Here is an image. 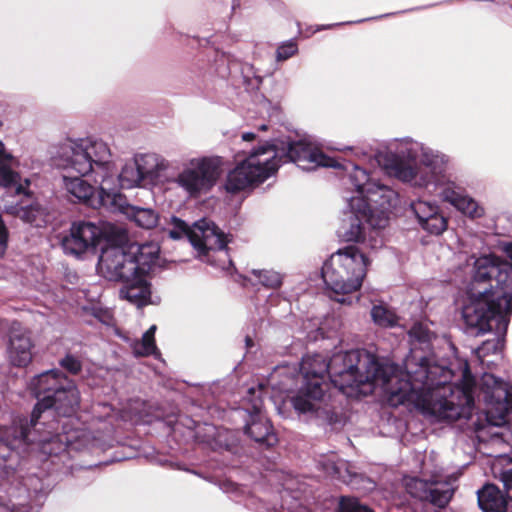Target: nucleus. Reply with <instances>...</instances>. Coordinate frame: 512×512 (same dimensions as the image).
<instances>
[{"label": "nucleus", "instance_id": "f257e3e1", "mask_svg": "<svg viewBox=\"0 0 512 512\" xmlns=\"http://www.w3.org/2000/svg\"><path fill=\"white\" fill-rule=\"evenodd\" d=\"M311 364L304 362L302 386L291 397L298 414L318 415L323 410L326 373L348 397L379 392L393 407L404 405L439 420L470 418L474 409L476 387L466 361L461 364V383L454 385L450 384L454 373L444 362L425 357L417 349L406 357L403 370L365 351L339 352L329 366L318 360L313 372Z\"/></svg>", "mask_w": 512, "mask_h": 512}, {"label": "nucleus", "instance_id": "f03ea898", "mask_svg": "<svg viewBox=\"0 0 512 512\" xmlns=\"http://www.w3.org/2000/svg\"><path fill=\"white\" fill-rule=\"evenodd\" d=\"M56 165L78 176L62 177V188L72 201L110 209L119 200L115 165L106 142L96 138L67 140L54 153Z\"/></svg>", "mask_w": 512, "mask_h": 512}, {"label": "nucleus", "instance_id": "7ed1b4c3", "mask_svg": "<svg viewBox=\"0 0 512 512\" xmlns=\"http://www.w3.org/2000/svg\"><path fill=\"white\" fill-rule=\"evenodd\" d=\"M511 262L495 255L475 259L471 280L462 304V318L476 335L490 331L505 334L512 312Z\"/></svg>", "mask_w": 512, "mask_h": 512}, {"label": "nucleus", "instance_id": "20e7f679", "mask_svg": "<svg viewBox=\"0 0 512 512\" xmlns=\"http://www.w3.org/2000/svg\"><path fill=\"white\" fill-rule=\"evenodd\" d=\"M64 388V395L58 393L44 396L36 404L30 421L25 418H17L12 425L3 432L2 443L0 444V458L6 461L11 458L14 452L26 451L30 446H37L45 454H57L66 446L70 445L75 437L69 432L58 431V421L54 419L55 414L70 416L76 410L80 402L79 391L77 390L76 403L66 407L68 402V391Z\"/></svg>", "mask_w": 512, "mask_h": 512}, {"label": "nucleus", "instance_id": "39448f33", "mask_svg": "<svg viewBox=\"0 0 512 512\" xmlns=\"http://www.w3.org/2000/svg\"><path fill=\"white\" fill-rule=\"evenodd\" d=\"M282 156L297 164L303 170L317 167H340L333 158L306 141L288 142L283 147L265 142L253 148L226 177L225 189L237 193L257 186L274 175Z\"/></svg>", "mask_w": 512, "mask_h": 512}, {"label": "nucleus", "instance_id": "423d86ee", "mask_svg": "<svg viewBox=\"0 0 512 512\" xmlns=\"http://www.w3.org/2000/svg\"><path fill=\"white\" fill-rule=\"evenodd\" d=\"M349 179L357 195L348 199L338 235L346 241L358 242L365 239L369 228L386 225L385 213L396 204L398 195L358 166L353 167Z\"/></svg>", "mask_w": 512, "mask_h": 512}, {"label": "nucleus", "instance_id": "0eeeda50", "mask_svg": "<svg viewBox=\"0 0 512 512\" xmlns=\"http://www.w3.org/2000/svg\"><path fill=\"white\" fill-rule=\"evenodd\" d=\"M160 248L157 243L110 245L102 249L98 270L111 281L132 279L137 273H149L157 265Z\"/></svg>", "mask_w": 512, "mask_h": 512}, {"label": "nucleus", "instance_id": "6e6552de", "mask_svg": "<svg viewBox=\"0 0 512 512\" xmlns=\"http://www.w3.org/2000/svg\"><path fill=\"white\" fill-rule=\"evenodd\" d=\"M368 258L355 246L333 253L322 267L326 286L336 295L358 291L366 276Z\"/></svg>", "mask_w": 512, "mask_h": 512}, {"label": "nucleus", "instance_id": "1a4fd4ad", "mask_svg": "<svg viewBox=\"0 0 512 512\" xmlns=\"http://www.w3.org/2000/svg\"><path fill=\"white\" fill-rule=\"evenodd\" d=\"M422 149V143L411 138L394 139L375 155L377 164L389 175L413 187L426 188L431 176L412 165Z\"/></svg>", "mask_w": 512, "mask_h": 512}, {"label": "nucleus", "instance_id": "9d476101", "mask_svg": "<svg viewBox=\"0 0 512 512\" xmlns=\"http://www.w3.org/2000/svg\"><path fill=\"white\" fill-rule=\"evenodd\" d=\"M221 173L220 157H193L183 162L180 171L167 181L182 189L189 197L197 198L216 185Z\"/></svg>", "mask_w": 512, "mask_h": 512}, {"label": "nucleus", "instance_id": "9b49d317", "mask_svg": "<svg viewBox=\"0 0 512 512\" xmlns=\"http://www.w3.org/2000/svg\"><path fill=\"white\" fill-rule=\"evenodd\" d=\"M172 228L169 236L172 239H180L186 236L200 258L213 263L214 254H220L227 258L225 250L228 243V236L225 235L213 222L201 219L189 227L184 221L173 217Z\"/></svg>", "mask_w": 512, "mask_h": 512}, {"label": "nucleus", "instance_id": "f8f14e48", "mask_svg": "<svg viewBox=\"0 0 512 512\" xmlns=\"http://www.w3.org/2000/svg\"><path fill=\"white\" fill-rule=\"evenodd\" d=\"M478 400H482L490 406L486 410L489 423L494 426H502L506 420V402L511 395V387L508 383L496 378L493 374L485 373L479 384Z\"/></svg>", "mask_w": 512, "mask_h": 512}, {"label": "nucleus", "instance_id": "ddd939ff", "mask_svg": "<svg viewBox=\"0 0 512 512\" xmlns=\"http://www.w3.org/2000/svg\"><path fill=\"white\" fill-rule=\"evenodd\" d=\"M103 239L102 229L91 222H74L61 240L63 251L67 255L83 258L94 254Z\"/></svg>", "mask_w": 512, "mask_h": 512}, {"label": "nucleus", "instance_id": "4468645a", "mask_svg": "<svg viewBox=\"0 0 512 512\" xmlns=\"http://www.w3.org/2000/svg\"><path fill=\"white\" fill-rule=\"evenodd\" d=\"M454 481L455 479L452 477L444 481L435 478L431 482L411 477L405 478L404 485L412 497L429 501L438 507H444L452 498Z\"/></svg>", "mask_w": 512, "mask_h": 512}, {"label": "nucleus", "instance_id": "2eb2a0df", "mask_svg": "<svg viewBox=\"0 0 512 512\" xmlns=\"http://www.w3.org/2000/svg\"><path fill=\"white\" fill-rule=\"evenodd\" d=\"M30 387L39 401L44 396H49V394L64 395L65 391L63 389L66 388L70 394H67L69 399L65 406L71 407L76 403L77 388L75 384L57 370L46 371L36 376L31 381Z\"/></svg>", "mask_w": 512, "mask_h": 512}, {"label": "nucleus", "instance_id": "dca6fc26", "mask_svg": "<svg viewBox=\"0 0 512 512\" xmlns=\"http://www.w3.org/2000/svg\"><path fill=\"white\" fill-rule=\"evenodd\" d=\"M33 342L30 332L20 326L13 324L10 329L7 355L10 363L14 366L24 367L32 360Z\"/></svg>", "mask_w": 512, "mask_h": 512}, {"label": "nucleus", "instance_id": "f3484780", "mask_svg": "<svg viewBox=\"0 0 512 512\" xmlns=\"http://www.w3.org/2000/svg\"><path fill=\"white\" fill-rule=\"evenodd\" d=\"M421 227L431 234L439 235L447 228V219L440 213L438 206L424 200L411 204Z\"/></svg>", "mask_w": 512, "mask_h": 512}, {"label": "nucleus", "instance_id": "a211bd4d", "mask_svg": "<svg viewBox=\"0 0 512 512\" xmlns=\"http://www.w3.org/2000/svg\"><path fill=\"white\" fill-rule=\"evenodd\" d=\"M18 167L19 160L7 152L4 144L0 141V186L15 188L17 194H25L29 181L25 179V186L21 183V177L15 171Z\"/></svg>", "mask_w": 512, "mask_h": 512}, {"label": "nucleus", "instance_id": "6ab92c4d", "mask_svg": "<svg viewBox=\"0 0 512 512\" xmlns=\"http://www.w3.org/2000/svg\"><path fill=\"white\" fill-rule=\"evenodd\" d=\"M149 273H137L132 279H127L119 291L120 298L129 301L137 307L151 303V287L147 280Z\"/></svg>", "mask_w": 512, "mask_h": 512}, {"label": "nucleus", "instance_id": "aec40b11", "mask_svg": "<svg viewBox=\"0 0 512 512\" xmlns=\"http://www.w3.org/2000/svg\"><path fill=\"white\" fill-rule=\"evenodd\" d=\"M246 433L256 442L267 446H273L277 439L272 432V427L267 417L261 412L259 404H253L250 412V420L246 425Z\"/></svg>", "mask_w": 512, "mask_h": 512}, {"label": "nucleus", "instance_id": "412c9836", "mask_svg": "<svg viewBox=\"0 0 512 512\" xmlns=\"http://www.w3.org/2000/svg\"><path fill=\"white\" fill-rule=\"evenodd\" d=\"M134 162L147 184L157 183L171 166L169 160L157 153L139 154Z\"/></svg>", "mask_w": 512, "mask_h": 512}, {"label": "nucleus", "instance_id": "4be33fe9", "mask_svg": "<svg viewBox=\"0 0 512 512\" xmlns=\"http://www.w3.org/2000/svg\"><path fill=\"white\" fill-rule=\"evenodd\" d=\"M111 211H119L125 214L129 219L133 220L139 227L151 229L158 222V215L152 209L139 208L126 203L122 194H119V200L113 201Z\"/></svg>", "mask_w": 512, "mask_h": 512}, {"label": "nucleus", "instance_id": "5701e85b", "mask_svg": "<svg viewBox=\"0 0 512 512\" xmlns=\"http://www.w3.org/2000/svg\"><path fill=\"white\" fill-rule=\"evenodd\" d=\"M299 378L301 373L296 365H282L271 373L269 385L273 390L286 393L296 386Z\"/></svg>", "mask_w": 512, "mask_h": 512}, {"label": "nucleus", "instance_id": "b1692460", "mask_svg": "<svg viewBox=\"0 0 512 512\" xmlns=\"http://www.w3.org/2000/svg\"><path fill=\"white\" fill-rule=\"evenodd\" d=\"M478 504L485 512H506L508 501L497 486L488 484L478 491Z\"/></svg>", "mask_w": 512, "mask_h": 512}, {"label": "nucleus", "instance_id": "393cba45", "mask_svg": "<svg viewBox=\"0 0 512 512\" xmlns=\"http://www.w3.org/2000/svg\"><path fill=\"white\" fill-rule=\"evenodd\" d=\"M418 158H420V162L423 166L430 169V171L421 169L423 172L428 173L431 176V182L429 185L433 182L434 174L448 163V157L446 155L426 147L423 144Z\"/></svg>", "mask_w": 512, "mask_h": 512}, {"label": "nucleus", "instance_id": "a878e982", "mask_svg": "<svg viewBox=\"0 0 512 512\" xmlns=\"http://www.w3.org/2000/svg\"><path fill=\"white\" fill-rule=\"evenodd\" d=\"M492 471L503 483L507 497L512 501V458L506 455L497 457L492 464Z\"/></svg>", "mask_w": 512, "mask_h": 512}, {"label": "nucleus", "instance_id": "bb28decb", "mask_svg": "<svg viewBox=\"0 0 512 512\" xmlns=\"http://www.w3.org/2000/svg\"><path fill=\"white\" fill-rule=\"evenodd\" d=\"M115 171H117L115 169ZM117 193L120 188H133L141 184H147L135 162L126 164L120 173L116 172Z\"/></svg>", "mask_w": 512, "mask_h": 512}, {"label": "nucleus", "instance_id": "cd10ccee", "mask_svg": "<svg viewBox=\"0 0 512 512\" xmlns=\"http://www.w3.org/2000/svg\"><path fill=\"white\" fill-rule=\"evenodd\" d=\"M496 337L489 339L475 350V355L483 365L489 366L491 361L485 360V357L489 354L498 356L503 348V336L505 334H498L496 331Z\"/></svg>", "mask_w": 512, "mask_h": 512}, {"label": "nucleus", "instance_id": "c85d7f7f", "mask_svg": "<svg viewBox=\"0 0 512 512\" xmlns=\"http://www.w3.org/2000/svg\"><path fill=\"white\" fill-rule=\"evenodd\" d=\"M156 326L152 325L142 336L141 341H136L132 345L133 352L136 356L156 355L158 353L155 345Z\"/></svg>", "mask_w": 512, "mask_h": 512}, {"label": "nucleus", "instance_id": "c756f323", "mask_svg": "<svg viewBox=\"0 0 512 512\" xmlns=\"http://www.w3.org/2000/svg\"><path fill=\"white\" fill-rule=\"evenodd\" d=\"M373 322L384 328L394 327L398 324V317L393 310L386 305H375L371 309Z\"/></svg>", "mask_w": 512, "mask_h": 512}, {"label": "nucleus", "instance_id": "7c9ffc66", "mask_svg": "<svg viewBox=\"0 0 512 512\" xmlns=\"http://www.w3.org/2000/svg\"><path fill=\"white\" fill-rule=\"evenodd\" d=\"M455 208L470 218H481L485 214L484 207L466 194L459 200Z\"/></svg>", "mask_w": 512, "mask_h": 512}, {"label": "nucleus", "instance_id": "2f4dec72", "mask_svg": "<svg viewBox=\"0 0 512 512\" xmlns=\"http://www.w3.org/2000/svg\"><path fill=\"white\" fill-rule=\"evenodd\" d=\"M8 212L17 215L23 221L34 224L35 226H41L44 222L43 212L38 206L11 208L8 209Z\"/></svg>", "mask_w": 512, "mask_h": 512}, {"label": "nucleus", "instance_id": "473e14b6", "mask_svg": "<svg viewBox=\"0 0 512 512\" xmlns=\"http://www.w3.org/2000/svg\"><path fill=\"white\" fill-rule=\"evenodd\" d=\"M254 276L258 281L267 288L276 289L282 284V275L273 270H254Z\"/></svg>", "mask_w": 512, "mask_h": 512}, {"label": "nucleus", "instance_id": "72a5a7b5", "mask_svg": "<svg viewBox=\"0 0 512 512\" xmlns=\"http://www.w3.org/2000/svg\"><path fill=\"white\" fill-rule=\"evenodd\" d=\"M464 194L465 193L460 187H457L453 183H448L442 188L440 197L443 201H446L455 207Z\"/></svg>", "mask_w": 512, "mask_h": 512}, {"label": "nucleus", "instance_id": "f704fd0d", "mask_svg": "<svg viewBox=\"0 0 512 512\" xmlns=\"http://www.w3.org/2000/svg\"><path fill=\"white\" fill-rule=\"evenodd\" d=\"M339 512H372L367 506L360 504L354 498H342L339 504Z\"/></svg>", "mask_w": 512, "mask_h": 512}, {"label": "nucleus", "instance_id": "c9c22d12", "mask_svg": "<svg viewBox=\"0 0 512 512\" xmlns=\"http://www.w3.org/2000/svg\"><path fill=\"white\" fill-rule=\"evenodd\" d=\"M298 48L295 42L289 41L282 44L277 49V60L284 61L296 54Z\"/></svg>", "mask_w": 512, "mask_h": 512}, {"label": "nucleus", "instance_id": "e433bc0d", "mask_svg": "<svg viewBox=\"0 0 512 512\" xmlns=\"http://www.w3.org/2000/svg\"><path fill=\"white\" fill-rule=\"evenodd\" d=\"M60 364L63 368H65L66 370H68L69 372H71L73 374H76L81 369L80 361L77 358L70 356V355L63 358L61 360Z\"/></svg>", "mask_w": 512, "mask_h": 512}, {"label": "nucleus", "instance_id": "4c0bfd02", "mask_svg": "<svg viewBox=\"0 0 512 512\" xmlns=\"http://www.w3.org/2000/svg\"><path fill=\"white\" fill-rule=\"evenodd\" d=\"M334 358V356L330 359V361L327 363L326 362V359L321 356V355H318V354H315V355H307L306 357H304L302 359V362L300 364V373H301V379L303 380V364L306 360H309L311 361L313 364H311V367H310V371H315L317 369V362L318 360H321L323 363H325L326 365H330L332 359Z\"/></svg>", "mask_w": 512, "mask_h": 512}, {"label": "nucleus", "instance_id": "58836bf2", "mask_svg": "<svg viewBox=\"0 0 512 512\" xmlns=\"http://www.w3.org/2000/svg\"><path fill=\"white\" fill-rule=\"evenodd\" d=\"M0 512H32L31 507L27 505H22L20 507H10L2 502H0Z\"/></svg>", "mask_w": 512, "mask_h": 512}, {"label": "nucleus", "instance_id": "ea45409f", "mask_svg": "<svg viewBox=\"0 0 512 512\" xmlns=\"http://www.w3.org/2000/svg\"><path fill=\"white\" fill-rule=\"evenodd\" d=\"M340 150L341 151H351L358 158H361V157H364L367 155V152L364 151L363 149L354 148V147H345V148H341Z\"/></svg>", "mask_w": 512, "mask_h": 512}, {"label": "nucleus", "instance_id": "a19ab883", "mask_svg": "<svg viewBox=\"0 0 512 512\" xmlns=\"http://www.w3.org/2000/svg\"><path fill=\"white\" fill-rule=\"evenodd\" d=\"M256 139V135L252 132H246L242 134L243 141H253Z\"/></svg>", "mask_w": 512, "mask_h": 512}, {"label": "nucleus", "instance_id": "79ce46f5", "mask_svg": "<svg viewBox=\"0 0 512 512\" xmlns=\"http://www.w3.org/2000/svg\"><path fill=\"white\" fill-rule=\"evenodd\" d=\"M334 300H336L337 302L342 303V304H351V301H347V299L344 297H341V298L334 297Z\"/></svg>", "mask_w": 512, "mask_h": 512}, {"label": "nucleus", "instance_id": "37998d69", "mask_svg": "<svg viewBox=\"0 0 512 512\" xmlns=\"http://www.w3.org/2000/svg\"><path fill=\"white\" fill-rule=\"evenodd\" d=\"M246 345H247L248 347H250V346H252V345H253L252 340H251L250 338H248V337L246 338Z\"/></svg>", "mask_w": 512, "mask_h": 512}, {"label": "nucleus", "instance_id": "c03bdc74", "mask_svg": "<svg viewBox=\"0 0 512 512\" xmlns=\"http://www.w3.org/2000/svg\"><path fill=\"white\" fill-rule=\"evenodd\" d=\"M260 129H261V130H266V129H267V126H266V125H262V126L260 127Z\"/></svg>", "mask_w": 512, "mask_h": 512}, {"label": "nucleus", "instance_id": "a18cd8bd", "mask_svg": "<svg viewBox=\"0 0 512 512\" xmlns=\"http://www.w3.org/2000/svg\"><path fill=\"white\" fill-rule=\"evenodd\" d=\"M2 126V122L0 121V127Z\"/></svg>", "mask_w": 512, "mask_h": 512}]
</instances>
